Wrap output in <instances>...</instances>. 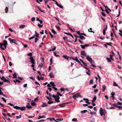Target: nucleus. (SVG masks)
I'll return each instance as SVG.
<instances>
[{
	"instance_id": "obj_1",
	"label": "nucleus",
	"mask_w": 122,
	"mask_h": 122,
	"mask_svg": "<svg viewBox=\"0 0 122 122\" xmlns=\"http://www.w3.org/2000/svg\"><path fill=\"white\" fill-rule=\"evenodd\" d=\"M57 95H53L52 96V97L53 98H55V101L56 102H60V101L59 100L60 97L59 96L60 93L58 92H57Z\"/></svg>"
},
{
	"instance_id": "obj_2",
	"label": "nucleus",
	"mask_w": 122,
	"mask_h": 122,
	"mask_svg": "<svg viewBox=\"0 0 122 122\" xmlns=\"http://www.w3.org/2000/svg\"><path fill=\"white\" fill-rule=\"evenodd\" d=\"M13 107L16 109H20V110L21 111H23L25 110V109L26 108V107H20L17 106H13Z\"/></svg>"
},
{
	"instance_id": "obj_3",
	"label": "nucleus",
	"mask_w": 122,
	"mask_h": 122,
	"mask_svg": "<svg viewBox=\"0 0 122 122\" xmlns=\"http://www.w3.org/2000/svg\"><path fill=\"white\" fill-rule=\"evenodd\" d=\"M99 112L101 116H105L106 114V110H103L102 108H101L100 109Z\"/></svg>"
},
{
	"instance_id": "obj_4",
	"label": "nucleus",
	"mask_w": 122,
	"mask_h": 122,
	"mask_svg": "<svg viewBox=\"0 0 122 122\" xmlns=\"http://www.w3.org/2000/svg\"><path fill=\"white\" fill-rule=\"evenodd\" d=\"M3 42L4 43H0V47L2 50H4L5 48H3L2 46H3V45H8V44L7 41L5 40Z\"/></svg>"
},
{
	"instance_id": "obj_5",
	"label": "nucleus",
	"mask_w": 122,
	"mask_h": 122,
	"mask_svg": "<svg viewBox=\"0 0 122 122\" xmlns=\"http://www.w3.org/2000/svg\"><path fill=\"white\" fill-rule=\"evenodd\" d=\"M8 40L11 42L12 43H13L14 44H17V43H16L17 41L15 40L12 39L11 38H9Z\"/></svg>"
},
{
	"instance_id": "obj_6",
	"label": "nucleus",
	"mask_w": 122,
	"mask_h": 122,
	"mask_svg": "<svg viewBox=\"0 0 122 122\" xmlns=\"http://www.w3.org/2000/svg\"><path fill=\"white\" fill-rule=\"evenodd\" d=\"M86 59L90 62L91 63L92 62V58H91L88 55L86 57Z\"/></svg>"
},
{
	"instance_id": "obj_7",
	"label": "nucleus",
	"mask_w": 122,
	"mask_h": 122,
	"mask_svg": "<svg viewBox=\"0 0 122 122\" xmlns=\"http://www.w3.org/2000/svg\"><path fill=\"white\" fill-rule=\"evenodd\" d=\"M29 59L30 60V62L32 63L33 64H35V62L33 57H30Z\"/></svg>"
},
{
	"instance_id": "obj_8",
	"label": "nucleus",
	"mask_w": 122,
	"mask_h": 122,
	"mask_svg": "<svg viewBox=\"0 0 122 122\" xmlns=\"http://www.w3.org/2000/svg\"><path fill=\"white\" fill-rule=\"evenodd\" d=\"M81 54L84 56H86V53L84 51H81Z\"/></svg>"
},
{
	"instance_id": "obj_9",
	"label": "nucleus",
	"mask_w": 122,
	"mask_h": 122,
	"mask_svg": "<svg viewBox=\"0 0 122 122\" xmlns=\"http://www.w3.org/2000/svg\"><path fill=\"white\" fill-rule=\"evenodd\" d=\"M73 97H81V95H80L79 94V93H78L75 94L74 95H73Z\"/></svg>"
},
{
	"instance_id": "obj_10",
	"label": "nucleus",
	"mask_w": 122,
	"mask_h": 122,
	"mask_svg": "<svg viewBox=\"0 0 122 122\" xmlns=\"http://www.w3.org/2000/svg\"><path fill=\"white\" fill-rule=\"evenodd\" d=\"M43 104L41 105V107H44L46 106H48V105L46 103L43 102L42 103Z\"/></svg>"
},
{
	"instance_id": "obj_11",
	"label": "nucleus",
	"mask_w": 122,
	"mask_h": 122,
	"mask_svg": "<svg viewBox=\"0 0 122 122\" xmlns=\"http://www.w3.org/2000/svg\"><path fill=\"white\" fill-rule=\"evenodd\" d=\"M26 107L30 109L32 108V107L30 105V104L29 103H27V105L26 106Z\"/></svg>"
},
{
	"instance_id": "obj_12",
	"label": "nucleus",
	"mask_w": 122,
	"mask_h": 122,
	"mask_svg": "<svg viewBox=\"0 0 122 122\" xmlns=\"http://www.w3.org/2000/svg\"><path fill=\"white\" fill-rule=\"evenodd\" d=\"M49 76L50 78H53L54 77V75L52 72H51L49 73Z\"/></svg>"
},
{
	"instance_id": "obj_13",
	"label": "nucleus",
	"mask_w": 122,
	"mask_h": 122,
	"mask_svg": "<svg viewBox=\"0 0 122 122\" xmlns=\"http://www.w3.org/2000/svg\"><path fill=\"white\" fill-rule=\"evenodd\" d=\"M37 7L38 9L41 12H42L43 13H44L45 12V11L44 10H42L41 9V8L40 7L38 6H37Z\"/></svg>"
},
{
	"instance_id": "obj_14",
	"label": "nucleus",
	"mask_w": 122,
	"mask_h": 122,
	"mask_svg": "<svg viewBox=\"0 0 122 122\" xmlns=\"http://www.w3.org/2000/svg\"><path fill=\"white\" fill-rule=\"evenodd\" d=\"M66 104V103H62L60 105H59V106L60 107H64L65 106V105Z\"/></svg>"
},
{
	"instance_id": "obj_15",
	"label": "nucleus",
	"mask_w": 122,
	"mask_h": 122,
	"mask_svg": "<svg viewBox=\"0 0 122 122\" xmlns=\"http://www.w3.org/2000/svg\"><path fill=\"white\" fill-rule=\"evenodd\" d=\"M102 91L104 92L106 89V87L105 85H102Z\"/></svg>"
},
{
	"instance_id": "obj_16",
	"label": "nucleus",
	"mask_w": 122,
	"mask_h": 122,
	"mask_svg": "<svg viewBox=\"0 0 122 122\" xmlns=\"http://www.w3.org/2000/svg\"><path fill=\"white\" fill-rule=\"evenodd\" d=\"M62 57L64 58H65L67 60H68L69 59V57L67 56L66 55H63L62 56Z\"/></svg>"
},
{
	"instance_id": "obj_17",
	"label": "nucleus",
	"mask_w": 122,
	"mask_h": 122,
	"mask_svg": "<svg viewBox=\"0 0 122 122\" xmlns=\"http://www.w3.org/2000/svg\"><path fill=\"white\" fill-rule=\"evenodd\" d=\"M97 99L96 97L95 96L93 98V100H92L91 101L92 102H94Z\"/></svg>"
},
{
	"instance_id": "obj_18",
	"label": "nucleus",
	"mask_w": 122,
	"mask_h": 122,
	"mask_svg": "<svg viewBox=\"0 0 122 122\" xmlns=\"http://www.w3.org/2000/svg\"><path fill=\"white\" fill-rule=\"evenodd\" d=\"M12 75L13 76L12 78H17L16 73H15L13 74Z\"/></svg>"
},
{
	"instance_id": "obj_19",
	"label": "nucleus",
	"mask_w": 122,
	"mask_h": 122,
	"mask_svg": "<svg viewBox=\"0 0 122 122\" xmlns=\"http://www.w3.org/2000/svg\"><path fill=\"white\" fill-rule=\"evenodd\" d=\"M74 36H75L76 38V39L75 40L74 42H76L77 41V37L79 38V37L78 36H77L75 35H74Z\"/></svg>"
},
{
	"instance_id": "obj_20",
	"label": "nucleus",
	"mask_w": 122,
	"mask_h": 122,
	"mask_svg": "<svg viewBox=\"0 0 122 122\" xmlns=\"http://www.w3.org/2000/svg\"><path fill=\"white\" fill-rule=\"evenodd\" d=\"M75 60L76 61L78 62V63H80L81 64L80 62L79 61L77 57H76L75 59V60Z\"/></svg>"
},
{
	"instance_id": "obj_21",
	"label": "nucleus",
	"mask_w": 122,
	"mask_h": 122,
	"mask_svg": "<svg viewBox=\"0 0 122 122\" xmlns=\"http://www.w3.org/2000/svg\"><path fill=\"white\" fill-rule=\"evenodd\" d=\"M25 26V25H21L19 26L20 28H24Z\"/></svg>"
},
{
	"instance_id": "obj_22",
	"label": "nucleus",
	"mask_w": 122,
	"mask_h": 122,
	"mask_svg": "<svg viewBox=\"0 0 122 122\" xmlns=\"http://www.w3.org/2000/svg\"><path fill=\"white\" fill-rule=\"evenodd\" d=\"M50 84L51 85V86H56V85L55 84H54V82L52 81H51L50 82Z\"/></svg>"
},
{
	"instance_id": "obj_23",
	"label": "nucleus",
	"mask_w": 122,
	"mask_h": 122,
	"mask_svg": "<svg viewBox=\"0 0 122 122\" xmlns=\"http://www.w3.org/2000/svg\"><path fill=\"white\" fill-rule=\"evenodd\" d=\"M81 39H84V40H85V38L84 37V36H81V35H80V37H79Z\"/></svg>"
},
{
	"instance_id": "obj_24",
	"label": "nucleus",
	"mask_w": 122,
	"mask_h": 122,
	"mask_svg": "<svg viewBox=\"0 0 122 122\" xmlns=\"http://www.w3.org/2000/svg\"><path fill=\"white\" fill-rule=\"evenodd\" d=\"M45 117V116H44V115L42 116H39V117L38 118V119H39L41 118H44Z\"/></svg>"
},
{
	"instance_id": "obj_25",
	"label": "nucleus",
	"mask_w": 122,
	"mask_h": 122,
	"mask_svg": "<svg viewBox=\"0 0 122 122\" xmlns=\"http://www.w3.org/2000/svg\"><path fill=\"white\" fill-rule=\"evenodd\" d=\"M3 81L4 82H6L8 83L10 82V81H9L5 79H4Z\"/></svg>"
},
{
	"instance_id": "obj_26",
	"label": "nucleus",
	"mask_w": 122,
	"mask_h": 122,
	"mask_svg": "<svg viewBox=\"0 0 122 122\" xmlns=\"http://www.w3.org/2000/svg\"><path fill=\"white\" fill-rule=\"evenodd\" d=\"M27 55L29 56H30V57H32V54L31 52H30L29 53H28L27 54Z\"/></svg>"
},
{
	"instance_id": "obj_27",
	"label": "nucleus",
	"mask_w": 122,
	"mask_h": 122,
	"mask_svg": "<svg viewBox=\"0 0 122 122\" xmlns=\"http://www.w3.org/2000/svg\"><path fill=\"white\" fill-rule=\"evenodd\" d=\"M88 71L86 72V74L88 76H90V74L89 73L90 72V71L89 70V69H87Z\"/></svg>"
},
{
	"instance_id": "obj_28",
	"label": "nucleus",
	"mask_w": 122,
	"mask_h": 122,
	"mask_svg": "<svg viewBox=\"0 0 122 122\" xmlns=\"http://www.w3.org/2000/svg\"><path fill=\"white\" fill-rule=\"evenodd\" d=\"M106 59L108 62H111V61L109 58L107 57Z\"/></svg>"
},
{
	"instance_id": "obj_29",
	"label": "nucleus",
	"mask_w": 122,
	"mask_h": 122,
	"mask_svg": "<svg viewBox=\"0 0 122 122\" xmlns=\"http://www.w3.org/2000/svg\"><path fill=\"white\" fill-rule=\"evenodd\" d=\"M54 56H55L56 57H60V56L59 55H56V52H54Z\"/></svg>"
},
{
	"instance_id": "obj_30",
	"label": "nucleus",
	"mask_w": 122,
	"mask_h": 122,
	"mask_svg": "<svg viewBox=\"0 0 122 122\" xmlns=\"http://www.w3.org/2000/svg\"><path fill=\"white\" fill-rule=\"evenodd\" d=\"M36 105V103L35 102H32L31 103V105L32 106H34Z\"/></svg>"
},
{
	"instance_id": "obj_31",
	"label": "nucleus",
	"mask_w": 122,
	"mask_h": 122,
	"mask_svg": "<svg viewBox=\"0 0 122 122\" xmlns=\"http://www.w3.org/2000/svg\"><path fill=\"white\" fill-rule=\"evenodd\" d=\"M35 33L36 34V35H35V36H36L37 37H38L39 36V34L36 31H35Z\"/></svg>"
},
{
	"instance_id": "obj_32",
	"label": "nucleus",
	"mask_w": 122,
	"mask_h": 122,
	"mask_svg": "<svg viewBox=\"0 0 122 122\" xmlns=\"http://www.w3.org/2000/svg\"><path fill=\"white\" fill-rule=\"evenodd\" d=\"M61 92H64L65 90V89L64 88H61L60 89Z\"/></svg>"
},
{
	"instance_id": "obj_33",
	"label": "nucleus",
	"mask_w": 122,
	"mask_h": 122,
	"mask_svg": "<svg viewBox=\"0 0 122 122\" xmlns=\"http://www.w3.org/2000/svg\"><path fill=\"white\" fill-rule=\"evenodd\" d=\"M51 31L54 34H56L57 33L53 29Z\"/></svg>"
},
{
	"instance_id": "obj_34",
	"label": "nucleus",
	"mask_w": 122,
	"mask_h": 122,
	"mask_svg": "<svg viewBox=\"0 0 122 122\" xmlns=\"http://www.w3.org/2000/svg\"><path fill=\"white\" fill-rule=\"evenodd\" d=\"M3 89L1 87H0V95H2V94L3 93V92H2V91L1 90V89Z\"/></svg>"
},
{
	"instance_id": "obj_35",
	"label": "nucleus",
	"mask_w": 122,
	"mask_h": 122,
	"mask_svg": "<svg viewBox=\"0 0 122 122\" xmlns=\"http://www.w3.org/2000/svg\"><path fill=\"white\" fill-rule=\"evenodd\" d=\"M57 6L61 8L62 9L63 8V6L59 4Z\"/></svg>"
},
{
	"instance_id": "obj_36",
	"label": "nucleus",
	"mask_w": 122,
	"mask_h": 122,
	"mask_svg": "<svg viewBox=\"0 0 122 122\" xmlns=\"http://www.w3.org/2000/svg\"><path fill=\"white\" fill-rule=\"evenodd\" d=\"M49 34L51 36V38H53V36L52 35L51 33L50 32H49Z\"/></svg>"
},
{
	"instance_id": "obj_37",
	"label": "nucleus",
	"mask_w": 122,
	"mask_h": 122,
	"mask_svg": "<svg viewBox=\"0 0 122 122\" xmlns=\"http://www.w3.org/2000/svg\"><path fill=\"white\" fill-rule=\"evenodd\" d=\"M35 20V17H32L31 19V20L32 21H33Z\"/></svg>"
},
{
	"instance_id": "obj_38",
	"label": "nucleus",
	"mask_w": 122,
	"mask_h": 122,
	"mask_svg": "<svg viewBox=\"0 0 122 122\" xmlns=\"http://www.w3.org/2000/svg\"><path fill=\"white\" fill-rule=\"evenodd\" d=\"M106 43L107 45H108L110 46H112V45L111 44H112V42H110L109 43Z\"/></svg>"
},
{
	"instance_id": "obj_39",
	"label": "nucleus",
	"mask_w": 122,
	"mask_h": 122,
	"mask_svg": "<svg viewBox=\"0 0 122 122\" xmlns=\"http://www.w3.org/2000/svg\"><path fill=\"white\" fill-rule=\"evenodd\" d=\"M87 112V110H84L81 112V113H85Z\"/></svg>"
},
{
	"instance_id": "obj_40",
	"label": "nucleus",
	"mask_w": 122,
	"mask_h": 122,
	"mask_svg": "<svg viewBox=\"0 0 122 122\" xmlns=\"http://www.w3.org/2000/svg\"><path fill=\"white\" fill-rule=\"evenodd\" d=\"M56 120L59 121H62L63 120V119L62 118H58L56 119Z\"/></svg>"
},
{
	"instance_id": "obj_41",
	"label": "nucleus",
	"mask_w": 122,
	"mask_h": 122,
	"mask_svg": "<svg viewBox=\"0 0 122 122\" xmlns=\"http://www.w3.org/2000/svg\"><path fill=\"white\" fill-rule=\"evenodd\" d=\"M89 83L90 84H93V81L92 80H91L90 81Z\"/></svg>"
},
{
	"instance_id": "obj_42",
	"label": "nucleus",
	"mask_w": 122,
	"mask_h": 122,
	"mask_svg": "<svg viewBox=\"0 0 122 122\" xmlns=\"http://www.w3.org/2000/svg\"><path fill=\"white\" fill-rule=\"evenodd\" d=\"M40 33L41 34H44V30H42L40 32Z\"/></svg>"
},
{
	"instance_id": "obj_43",
	"label": "nucleus",
	"mask_w": 122,
	"mask_h": 122,
	"mask_svg": "<svg viewBox=\"0 0 122 122\" xmlns=\"http://www.w3.org/2000/svg\"><path fill=\"white\" fill-rule=\"evenodd\" d=\"M110 58L113 61L114 60L113 59V57L112 55H110Z\"/></svg>"
},
{
	"instance_id": "obj_44",
	"label": "nucleus",
	"mask_w": 122,
	"mask_h": 122,
	"mask_svg": "<svg viewBox=\"0 0 122 122\" xmlns=\"http://www.w3.org/2000/svg\"><path fill=\"white\" fill-rule=\"evenodd\" d=\"M21 115H20L19 116H16V118L19 119L21 117Z\"/></svg>"
},
{
	"instance_id": "obj_45",
	"label": "nucleus",
	"mask_w": 122,
	"mask_h": 122,
	"mask_svg": "<svg viewBox=\"0 0 122 122\" xmlns=\"http://www.w3.org/2000/svg\"><path fill=\"white\" fill-rule=\"evenodd\" d=\"M116 107L118 109H122V107L121 106H117V107Z\"/></svg>"
},
{
	"instance_id": "obj_46",
	"label": "nucleus",
	"mask_w": 122,
	"mask_h": 122,
	"mask_svg": "<svg viewBox=\"0 0 122 122\" xmlns=\"http://www.w3.org/2000/svg\"><path fill=\"white\" fill-rule=\"evenodd\" d=\"M5 12L6 13H7V11L8 10V8L7 7H6L5 9Z\"/></svg>"
},
{
	"instance_id": "obj_47",
	"label": "nucleus",
	"mask_w": 122,
	"mask_h": 122,
	"mask_svg": "<svg viewBox=\"0 0 122 122\" xmlns=\"http://www.w3.org/2000/svg\"><path fill=\"white\" fill-rule=\"evenodd\" d=\"M38 40V39L37 37H36L35 38V43H36L37 41Z\"/></svg>"
},
{
	"instance_id": "obj_48",
	"label": "nucleus",
	"mask_w": 122,
	"mask_h": 122,
	"mask_svg": "<svg viewBox=\"0 0 122 122\" xmlns=\"http://www.w3.org/2000/svg\"><path fill=\"white\" fill-rule=\"evenodd\" d=\"M101 13L103 16H106V15L105 13L103 12H101Z\"/></svg>"
},
{
	"instance_id": "obj_49",
	"label": "nucleus",
	"mask_w": 122,
	"mask_h": 122,
	"mask_svg": "<svg viewBox=\"0 0 122 122\" xmlns=\"http://www.w3.org/2000/svg\"><path fill=\"white\" fill-rule=\"evenodd\" d=\"M56 49V47L55 46H54L53 48H52V50L54 51Z\"/></svg>"
},
{
	"instance_id": "obj_50",
	"label": "nucleus",
	"mask_w": 122,
	"mask_h": 122,
	"mask_svg": "<svg viewBox=\"0 0 122 122\" xmlns=\"http://www.w3.org/2000/svg\"><path fill=\"white\" fill-rule=\"evenodd\" d=\"M82 63L83 64V65L84 66H87V64L86 63H85L84 62H83Z\"/></svg>"
},
{
	"instance_id": "obj_51",
	"label": "nucleus",
	"mask_w": 122,
	"mask_h": 122,
	"mask_svg": "<svg viewBox=\"0 0 122 122\" xmlns=\"http://www.w3.org/2000/svg\"><path fill=\"white\" fill-rule=\"evenodd\" d=\"M111 94L112 95L111 96H112V97L114 96V95L115 94L114 93L112 92L111 93Z\"/></svg>"
},
{
	"instance_id": "obj_52",
	"label": "nucleus",
	"mask_w": 122,
	"mask_h": 122,
	"mask_svg": "<svg viewBox=\"0 0 122 122\" xmlns=\"http://www.w3.org/2000/svg\"><path fill=\"white\" fill-rule=\"evenodd\" d=\"M106 30L103 29V34L104 35H105L106 34Z\"/></svg>"
},
{
	"instance_id": "obj_53",
	"label": "nucleus",
	"mask_w": 122,
	"mask_h": 122,
	"mask_svg": "<svg viewBox=\"0 0 122 122\" xmlns=\"http://www.w3.org/2000/svg\"><path fill=\"white\" fill-rule=\"evenodd\" d=\"M29 78L33 81H35V79L33 77H30Z\"/></svg>"
},
{
	"instance_id": "obj_54",
	"label": "nucleus",
	"mask_w": 122,
	"mask_h": 122,
	"mask_svg": "<svg viewBox=\"0 0 122 122\" xmlns=\"http://www.w3.org/2000/svg\"><path fill=\"white\" fill-rule=\"evenodd\" d=\"M2 99L3 100V101L5 102H6V100H5V98L2 97Z\"/></svg>"
},
{
	"instance_id": "obj_55",
	"label": "nucleus",
	"mask_w": 122,
	"mask_h": 122,
	"mask_svg": "<svg viewBox=\"0 0 122 122\" xmlns=\"http://www.w3.org/2000/svg\"><path fill=\"white\" fill-rule=\"evenodd\" d=\"M2 114L5 117V118H6L7 116L5 114V113H2Z\"/></svg>"
},
{
	"instance_id": "obj_56",
	"label": "nucleus",
	"mask_w": 122,
	"mask_h": 122,
	"mask_svg": "<svg viewBox=\"0 0 122 122\" xmlns=\"http://www.w3.org/2000/svg\"><path fill=\"white\" fill-rule=\"evenodd\" d=\"M72 121H75L76 122H77V119L76 118H73V119H72Z\"/></svg>"
},
{
	"instance_id": "obj_57",
	"label": "nucleus",
	"mask_w": 122,
	"mask_h": 122,
	"mask_svg": "<svg viewBox=\"0 0 122 122\" xmlns=\"http://www.w3.org/2000/svg\"><path fill=\"white\" fill-rule=\"evenodd\" d=\"M80 46L81 48H82L83 49H84L85 48V47L84 46V45H81Z\"/></svg>"
},
{
	"instance_id": "obj_58",
	"label": "nucleus",
	"mask_w": 122,
	"mask_h": 122,
	"mask_svg": "<svg viewBox=\"0 0 122 122\" xmlns=\"http://www.w3.org/2000/svg\"><path fill=\"white\" fill-rule=\"evenodd\" d=\"M10 113H7V116H9V117H12L11 116V115H10Z\"/></svg>"
},
{
	"instance_id": "obj_59",
	"label": "nucleus",
	"mask_w": 122,
	"mask_h": 122,
	"mask_svg": "<svg viewBox=\"0 0 122 122\" xmlns=\"http://www.w3.org/2000/svg\"><path fill=\"white\" fill-rule=\"evenodd\" d=\"M37 26H38V27H42L43 26V25H40V24H39L37 25Z\"/></svg>"
},
{
	"instance_id": "obj_60",
	"label": "nucleus",
	"mask_w": 122,
	"mask_h": 122,
	"mask_svg": "<svg viewBox=\"0 0 122 122\" xmlns=\"http://www.w3.org/2000/svg\"><path fill=\"white\" fill-rule=\"evenodd\" d=\"M45 2V4L46 5V3L49 0H44Z\"/></svg>"
},
{
	"instance_id": "obj_61",
	"label": "nucleus",
	"mask_w": 122,
	"mask_h": 122,
	"mask_svg": "<svg viewBox=\"0 0 122 122\" xmlns=\"http://www.w3.org/2000/svg\"><path fill=\"white\" fill-rule=\"evenodd\" d=\"M44 120H41L39 121H37L36 122H44Z\"/></svg>"
},
{
	"instance_id": "obj_62",
	"label": "nucleus",
	"mask_w": 122,
	"mask_h": 122,
	"mask_svg": "<svg viewBox=\"0 0 122 122\" xmlns=\"http://www.w3.org/2000/svg\"><path fill=\"white\" fill-rule=\"evenodd\" d=\"M54 86H53L52 87V88H53L55 91H57V89L56 88L54 87Z\"/></svg>"
},
{
	"instance_id": "obj_63",
	"label": "nucleus",
	"mask_w": 122,
	"mask_h": 122,
	"mask_svg": "<svg viewBox=\"0 0 122 122\" xmlns=\"http://www.w3.org/2000/svg\"><path fill=\"white\" fill-rule=\"evenodd\" d=\"M63 39L64 40H67V37H66L65 36V37H64L63 38Z\"/></svg>"
},
{
	"instance_id": "obj_64",
	"label": "nucleus",
	"mask_w": 122,
	"mask_h": 122,
	"mask_svg": "<svg viewBox=\"0 0 122 122\" xmlns=\"http://www.w3.org/2000/svg\"><path fill=\"white\" fill-rule=\"evenodd\" d=\"M43 66V64L42 63H41L39 65V66L41 67H42Z\"/></svg>"
}]
</instances>
